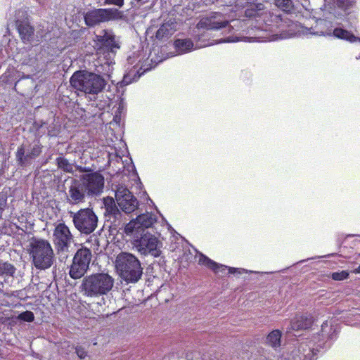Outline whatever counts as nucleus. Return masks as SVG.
I'll use <instances>...</instances> for the list:
<instances>
[{"mask_svg":"<svg viewBox=\"0 0 360 360\" xmlns=\"http://www.w3.org/2000/svg\"><path fill=\"white\" fill-rule=\"evenodd\" d=\"M246 17L255 19L254 26L257 30L269 32L266 36H259L258 41H277L291 38L296 34L293 23L287 24L280 15L273 14L265 9L262 4H250L245 11Z\"/></svg>","mask_w":360,"mask_h":360,"instance_id":"f257e3e1","label":"nucleus"},{"mask_svg":"<svg viewBox=\"0 0 360 360\" xmlns=\"http://www.w3.org/2000/svg\"><path fill=\"white\" fill-rule=\"evenodd\" d=\"M334 8L326 6L323 14V18H320L316 21L314 28L311 27L308 30L309 34L323 36H333L338 39H344L349 42L360 41V38L355 37L349 31L340 28L335 27L338 22L333 21L334 19H339L347 15L354 13L355 9V0H334ZM308 34V32H307Z\"/></svg>","mask_w":360,"mask_h":360,"instance_id":"f03ea898","label":"nucleus"},{"mask_svg":"<svg viewBox=\"0 0 360 360\" xmlns=\"http://www.w3.org/2000/svg\"><path fill=\"white\" fill-rule=\"evenodd\" d=\"M335 329L331 321H326L321 325L319 332L314 333L307 341L302 342L300 346V351L303 360H316V355L320 348H323L326 341L333 338Z\"/></svg>","mask_w":360,"mask_h":360,"instance_id":"7ed1b4c3","label":"nucleus"},{"mask_svg":"<svg viewBox=\"0 0 360 360\" xmlns=\"http://www.w3.org/2000/svg\"><path fill=\"white\" fill-rule=\"evenodd\" d=\"M28 252L32 264L39 270L51 268L56 260L52 246L45 239L32 238L30 241Z\"/></svg>","mask_w":360,"mask_h":360,"instance_id":"20e7f679","label":"nucleus"},{"mask_svg":"<svg viewBox=\"0 0 360 360\" xmlns=\"http://www.w3.org/2000/svg\"><path fill=\"white\" fill-rule=\"evenodd\" d=\"M70 84L76 90L86 94H98L106 86L103 76L86 70L75 72L70 78Z\"/></svg>","mask_w":360,"mask_h":360,"instance_id":"39448f33","label":"nucleus"},{"mask_svg":"<svg viewBox=\"0 0 360 360\" xmlns=\"http://www.w3.org/2000/svg\"><path fill=\"white\" fill-rule=\"evenodd\" d=\"M113 285L114 278L111 276L96 273L84 278L81 289L84 295L95 298L107 295Z\"/></svg>","mask_w":360,"mask_h":360,"instance_id":"423d86ee","label":"nucleus"},{"mask_svg":"<svg viewBox=\"0 0 360 360\" xmlns=\"http://www.w3.org/2000/svg\"><path fill=\"white\" fill-rule=\"evenodd\" d=\"M115 264L120 276L127 282L136 283L141 278L143 269L134 255L122 252L117 255Z\"/></svg>","mask_w":360,"mask_h":360,"instance_id":"0eeeda50","label":"nucleus"},{"mask_svg":"<svg viewBox=\"0 0 360 360\" xmlns=\"http://www.w3.org/2000/svg\"><path fill=\"white\" fill-rule=\"evenodd\" d=\"M131 236L133 237L132 244L140 254L151 255L155 257L160 255L162 243L156 236L148 232Z\"/></svg>","mask_w":360,"mask_h":360,"instance_id":"6e6552de","label":"nucleus"},{"mask_svg":"<svg viewBox=\"0 0 360 360\" xmlns=\"http://www.w3.org/2000/svg\"><path fill=\"white\" fill-rule=\"evenodd\" d=\"M75 229L82 234H90L97 227L98 217L91 209H81L77 212H70Z\"/></svg>","mask_w":360,"mask_h":360,"instance_id":"1a4fd4ad","label":"nucleus"},{"mask_svg":"<svg viewBox=\"0 0 360 360\" xmlns=\"http://www.w3.org/2000/svg\"><path fill=\"white\" fill-rule=\"evenodd\" d=\"M91 260V252L89 249L84 248L78 250L70 266V276L73 279L82 278L88 270Z\"/></svg>","mask_w":360,"mask_h":360,"instance_id":"9d476101","label":"nucleus"},{"mask_svg":"<svg viewBox=\"0 0 360 360\" xmlns=\"http://www.w3.org/2000/svg\"><path fill=\"white\" fill-rule=\"evenodd\" d=\"M123 13L116 8H99L86 12L85 22L88 26H94L101 22L122 19Z\"/></svg>","mask_w":360,"mask_h":360,"instance_id":"9b49d317","label":"nucleus"},{"mask_svg":"<svg viewBox=\"0 0 360 360\" xmlns=\"http://www.w3.org/2000/svg\"><path fill=\"white\" fill-rule=\"evenodd\" d=\"M53 238L58 254H65L64 257H67L66 253L73 243V236L69 227L65 223H59L54 229Z\"/></svg>","mask_w":360,"mask_h":360,"instance_id":"f8f14e48","label":"nucleus"},{"mask_svg":"<svg viewBox=\"0 0 360 360\" xmlns=\"http://www.w3.org/2000/svg\"><path fill=\"white\" fill-rule=\"evenodd\" d=\"M155 214L146 212L139 215L135 219L131 220L124 227V233L127 236L139 235L145 229L150 228L156 221Z\"/></svg>","mask_w":360,"mask_h":360,"instance_id":"ddd939ff","label":"nucleus"},{"mask_svg":"<svg viewBox=\"0 0 360 360\" xmlns=\"http://www.w3.org/2000/svg\"><path fill=\"white\" fill-rule=\"evenodd\" d=\"M226 27L230 30L229 20L224 14L219 12L210 13L202 17L197 24L198 29L207 30H219Z\"/></svg>","mask_w":360,"mask_h":360,"instance_id":"4468645a","label":"nucleus"},{"mask_svg":"<svg viewBox=\"0 0 360 360\" xmlns=\"http://www.w3.org/2000/svg\"><path fill=\"white\" fill-rule=\"evenodd\" d=\"M80 180L85 186L86 195H99L104 188V177L99 172L86 173L80 176Z\"/></svg>","mask_w":360,"mask_h":360,"instance_id":"2eb2a0df","label":"nucleus"},{"mask_svg":"<svg viewBox=\"0 0 360 360\" xmlns=\"http://www.w3.org/2000/svg\"><path fill=\"white\" fill-rule=\"evenodd\" d=\"M115 199L120 209L127 214L133 212L139 207L136 198L124 186L121 185L117 188Z\"/></svg>","mask_w":360,"mask_h":360,"instance_id":"dca6fc26","label":"nucleus"},{"mask_svg":"<svg viewBox=\"0 0 360 360\" xmlns=\"http://www.w3.org/2000/svg\"><path fill=\"white\" fill-rule=\"evenodd\" d=\"M41 152V146L39 141L30 144H22L17 150L16 160L21 166H27L37 158Z\"/></svg>","mask_w":360,"mask_h":360,"instance_id":"f3484780","label":"nucleus"},{"mask_svg":"<svg viewBox=\"0 0 360 360\" xmlns=\"http://www.w3.org/2000/svg\"><path fill=\"white\" fill-rule=\"evenodd\" d=\"M15 21L18 33L22 40L25 42H30L34 35V29L30 25L27 19V13L24 10L16 11L15 15Z\"/></svg>","mask_w":360,"mask_h":360,"instance_id":"a211bd4d","label":"nucleus"},{"mask_svg":"<svg viewBox=\"0 0 360 360\" xmlns=\"http://www.w3.org/2000/svg\"><path fill=\"white\" fill-rule=\"evenodd\" d=\"M198 262L200 264L210 268L215 274H219L220 276H224L229 274H241L243 273L247 272V271L244 269L228 267L225 265L219 264L203 255H200Z\"/></svg>","mask_w":360,"mask_h":360,"instance_id":"6ab92c4d","label":"nucleus"},{"mask_svg":"<svg viewBox=\"0 0 360 360\" xmlns=\"http://www.w3.org/2000/svg\"><path fill=\"white\" fill-rule=\"evenodd\" d=\"M98 49H106L113 52L120 49L119 40L111 30H102L94 39Z\"/></svg>","mask_w":360,"mask_h":360,"instance_id":"aec40b11","label":"nucleus"},{"mask_svg":"<svg viewBox=\"0 0 360 360\" xmlns=\"http://www.w3.org/2000/svg\"><path fill=\"white\" fill-rule=\"evenodd\" d=\"M86 195L85 186L82 184L80 179L72 181L67 194L68 202L72 204L83 202L85 200Z\"/></svg>","mask_w":360,"mask_h":360,"instance_id":"412c9836","label":"nucleus"},{"mask_svg":"<svg viewBox=\"0 0 360 360\" xmlns=\"http://www.w3.org/2000/svg\"><path fill=\"white\" fill-rule=\"evenodd\" d=\"M313 320L311 316L297 315L290 323V329L292 330L307 329L311 326Z\"/></svg>","mask_w":360,"mask_h":360,"instance_id":"4be33fe9","label":"nucleus"},{"mask_svg":"<svg viewBox=\"0 0 360 360\" xmlns=\"http://www.w3.org/2000/svg\"><path fill=\"white\" fill-rule=\"evenodd\" d=\"M176 30V22L173 19L164 22L156 32V38L163 39L172 35Z\"/></svg>","mask_w":360,"mask_h":360,"instance_id":"5701e85b","label":"nucleus"},{"mask_svg":"<svg viewBox=\"0 0 360 360\" xmlns=\"http://www.w3.org/2000/svg\"><path fill=\"white\" fill-rule=\"evenodd\" d=\"M174 49L178 54H184L198 49L191 39H178L174 42Z\"/></svg>","mask_w":360,"mask_h":360,"instance_id":"b1692460","label":"nucleus"},{"mask_svg":"<svg viewBox=\"0 0 360 360\" xmlns=\"http://www.w3.org/2000/svg\"><path fill=\"white\" fill-rule=\"evenodd\" d=\"M24 77L23 73L14 68H9L1 77L3 82L6 83H16Z\"/></svg>","mask_w":360,"mask_h":360,"instance_id":"393cba45","label":"nucleus"},{"mask_svg":"<svg viewBox=\"0 0 360 360\" xmlns=\"http://www.w3.org/2000/svg\"><path fill=\"white\" fill-rule=\"evenodd\" d=\"M281 336L282 333L281 330H274L266 336L265 343L268 346L276 349L281 345Z\"/></svg>","mask_w":360,"mask_h":360,"instance_id":"a878e982","label":"nucleus"},{"mask_svg":"<svg viewBox=\"0 0 360 360\" xmlns=\"http://www.w3.org/2000/svg\"><path fill=\"white\" fill-rule=\"evenodd\" d=\"M58 167L66 172L72 173L73 172L74 165L69 162V161L63 158L60 157L56 159Z\"/></svg>","mask_w":360,"mask_h":360,"instance_id":"bb28decb","label":"nucleus"},{"mask_svg":"<svg viewBox=\"0 0 360 360\" xmlns=\"http://www.w3.org/2000/svg\"><path fill=\"white\" fill-rule=\"evenodd\" d=\"M105 205L106 207V212H108L110 214H112L115 217L117 215H120V212L115 207V202L112 198L105 199Z\"/></svg>","mask_w":360,"mask_h":360,"instance_id":"cd10ccee","label":"nucleus"},{"mask_svg":"<svg viewBox=\"0 0 360 360\" xmlns=\"http://www.w3.org/2000/svg\"><path fill=\"white\" fill-rule=\"evenodd\" d=\"M15 272V268L7 262H0V275L13 276Z\"/></svg>","mask_w":360,"mask_h":360,"instance_id":"c85d7f7f","label":"nucleus"},{"mask_svg":"<svg viewBox=\"0 0 360 360\" xmlns=\"http://www.w3.org/2000/svg\"><path fill=\"white\" fill-rule=\"evenodd\" d=\"M275 4L284 11H289L292 8L291 0H275Z\"/></svg>","mask_w":360,"mask_h":360,"instance_id":"c756f323","label":"nucleus"},{"mask_svg":"<svg viewBox=\"0 0 360 360\" xmlns=\"http://www.w3.org/2000/svg\"><path fill=\"white\" fill-rule=\"evenodd\" d=\"M349 276V273L347 271H340L337 272H333L331 274V278L334 281H343Z\"/></svg>","mask_w":360,"mask_h":360,"instance_id":"7c9ffc66","label":"nucleus"},{"mask_svg":"<svg viewBox=\"0 0 360 360\" xmlns=\"http://www.w3.org/2000/svg\"><path fill=\"white\" fill-rule=\"evenodd\" d=\"M18 319L25 321L31 322L34 320V314L30 311H26L19 314Z\"/></svg>","mask_w":360,"mask_h":360,"instance_id":"2f4dec72","label":"nucleus"},{"mask_svg":"<svg viewBox=\"0 0 360 360\" xmlns=\"http://www.w3.org/2000/svg\"><path fill=\"white\" fill-rule=\"evenodd\" d=\"M125 110H126L125 104L122 101H121L119 103L117 109L115 112V117H114L115 121L121 119V115H122V113L124 112Z\"/></svg>","mask_w":360,"mask_h":360,"instance_id":"473e14b6","label":"nucleus"},{"mask_svg":"<svg viewBox=\"0 0 360 360\" xmlns=\"http://www.w3.org/2000/svg\"><path fill=\"white\" fill-rule=\"evenodd\" d=\"M76 353L80 359H84L86 356V352L82 347H76Z\"/></svg>","mask_w":360,"mask_h":360,"instance_id":"72a5a7b5","label":"nucleus"},{"mask_svg":"<svg viewBox=\"0 0 360 360\" xmlns=\"http://www.w3.org/2000/svg\"><path fill=\"white\" fill-rule=\"evenodd\" d=\"M105 3L107 4H114L119 7H122L124 4V0H105Z\"/></svg>","mask_w":360,"mask_h":360,"instance_id":"f704fd0d","label":"nucleus"},{"mask_svg":"<svg viewBox=\"0 0 360 360\" xmlns=\"http://www.w3.org/2000/svg\"><path fill=\"white\" fill-rule=\"evenodd\" d=\"M6 207V200L0 198V218L1 217L2 211Z\"/></svg>","mask_w":360,"mask_h":360,"instance_id":"c9c22d12","label":"nucleus"},{"mask_svg":"<svg viewBox=\"0 0 360 360\" xmlns=\"http://www.w3.org/2000/svg\"><path fill=\"white\" fill-rule=\"evenodd\" d=\"M218 0H202L203 4L206 5V6H210V5H212L213 4H214L215 2H217Z\"/></svg>","mask_w":360,"mask_h":360,"instance_id":"e433bc0d","label":"nucleus"},{"mask_svg":"<svg viewBox=\"0 0 360 360\" xmlns=\"http://www.w3.org/2000/svg\"><path fill=\"white\" fill-rule=\"evenodd\" d=\"M34 63V60H33L32 59H30V60L24 59L23 60H22V64H25V65H32Z\"/></svg>","mask_w":360,"mask_h":360,"instance_id":"4c0bfd02","label":"nucleus"},{"mask_svg":"<svg viewBox=\"0 0 360 360\" xmlns=\"http://www.w3.org/2000/svg\"><path fill=\"white\" fill-rule=\"evenodd\" d=\"M238 41L237 39H236L235 38L233 37H228L226 39H224V40H221L219 42H234V41Z\"/></svg>","mask_w":360,"mask_h":360,"instance_id":"58836bf2","label":"nucleus"},{"mask_svg":"<svg viewBox=\"0 0 360 360\" xmlns=\"http://www.w3.org/2000/svg\"><path fill=\"white\" fill-rule=\"evenodd\" d=\"M147 69H145L143 71H142L141 72H139V71H137V73H138V75L137 76H135L136 77L134 79H136L138 78H139L141 77V75L143 74V72L146 70Z\"/></svg>","mask_w":360,"mask_h":360,"instance_id":"ea45409f","label":"nucleus"},{"mask_svg":"<svg viewBox=\"0 0 360 360\" xmlns=\"http://www.w3.org/2000/svg\"><path fill=\"white\" fill-rule=\"evenodd\" d=\"M354 272L356 274L360 273V264L359 266L354 271Z\"/></svg>","mask_w":360,"mask_h":360,"instance_id":"a19ab883","label":"nucleus"},{"mask_svg":"<svg viewBox=\"0 0 360 360\" xmlns=\"http://www.w3.org/2000/svg\"><path fill=\"white\" fill-rule=\"evenodd\" d=\"M79 171H81V172H87L88 170H86L85 168L80 167L79 168Z\"/></svg>","mask_w":360,"mask_h":360,"instance_id":"79ce46f5","label":"nucleus"},{"mask_svg":"<svg viewBox=\"0 0 360 360\" xmlns=\"http://www.w3.org/2000/svg\"><path fill=\"white\" fill-rule=\"evenodd\" d=\"M136 1H138V2H141V3H142V4H143V3H145V2H146V0H136Z\"/></svg>","mask_w":360,"mask_h":360,"instance_id":"37998d69","label":"nucleus"},{"mask_svg":"<svg viewBox=\"0 0 360 360\" xmlns=\"http://www.w3.org/2000/svg\"><path fill=\"white\" fill-rule=\"evenodd\" d=\"M15 45L14 42H10L9 46Z\"/></svg>","mask_w":360,"mask_h":360,"instance_id":"c03bdc74","label":"nucleus"},{"mask_svg":"<svg viewBox=\"0 0 360 360\" xmlns=\"http://www.w3.org/2000/svg\"><path fill=\"white\" fill-rule=\"evenodd\" d=\"M356 60H359V59H360V55H359V56H356Z\"/></svg>","mask_w":360,"mask_h":360,"instance_id":"a18cd8bd","label":"nucleus"},{"mask_svg":"<svg viewBox=\"0 0 360 360\" xmlns=\"http://www.w3.org/2000/svg\"><path fill=\"white\" fill-rule=\"evenodd\" d=\"M15 58H16V59L18 58V56H14Z\"/></svg>","mask_w":360,"mask_h":360,"instance_id":"49530a36","label":"nucleus"}]
</instances>
